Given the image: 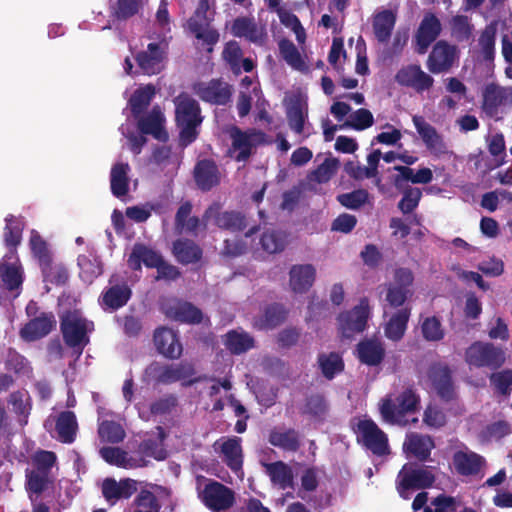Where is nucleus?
I'll return each instance as SVG.
<instances>
[{"label":"nucleus","mask_w":512,"mask_h":512,"mask_svg":"<svg viewBox=\"0 0 512 512\" xmlns=\"http://www.w3.org/2000/svg\"><path fill=\"white\" fill-rule=\"evenodd\" d=\"M175 122L180 129L179 145L183 148L192 144L199 136L198 128L203 122L199 103L189 94L182 92L175 99Z\"/></svg>","instance_id":"f257e3e1"},{"label":"nucleus","mask_w":512,"mask_h":512,"mask_svg":"<svg viewBox=\"0 0 512 512\" xmlns=\"http://www.w3.org/2000/svg\"><path fill=\"white\" fill-rule=\"evenodd\" d=\"M194 374V365L187 361L170 364L153 361L145 368L143 380L154 385H169L184 381L183 384L189 386L199 381V379H190Z\"/></svg>","instance_id":"f03ea898"},{"label":"nucleus","mask_w":512,"mask_h":512,"mask_svg":"<svg viewBox=\"0 0 512 512\" xmlns=\"http://www.w3.org/2000/svg\"><path fill=\"white\" fill-rule=\"evenodd\" d=\"M419 406L420 396L412 387H408L397 395L394 401L389 397L382 399L379 412L385 423L406 426L409 423L406 415L418 411Z\"/></svg>","instance_id":"7ed1b4c3"},{"label":"nucleus","mask_w":512,"mask_h":512,"mask_svg":"<svg viewBox=\"0 0 512 512\" xmlns=\"http://www.w3.org/2000/svg\"><path fill=\"white\" fill-rule=\"evenodd\" d=\"M227 133L231 140L227 155L237 162H246L254 150L266 142V134L255 128L244 131L238 126L232 125Z\"/></svg>","instance_id":"20e7f679"},{"label":"nucleus","mask_w":512,"mask_h":512,"mask_svg":"<svg viewBox=\"0 0 512 512\" xmlns=\"http://www.w3.org/2000/svg\"><path fill=\"white\" fill-rule=\"evenodd\" d=\"M464 358L469 367L497 371L506 362V352L494 343L474 341L466 348Z\"/></svg>","instance_id":"39448f33"},{"label":"nucleus","mask_w":512,"mask_h":512,"mask_svg":"<svg viewBox=\"0 0 512 512\" xmlns=\"http://www.w3.org/2000/svg\"><path fill=\"white\" fill-rule=\"evenodd\" d=\"M93 325L77 310H68L60 316V331L64 343L72 349H78L82 353L89 343V325Z\"/></svg>","instance_id":"423d86ee"},{"label":"nucleus","mask_w":512,"mask_h":512,"mask_svg":"<svg viewBox=\"0 0 512 512\" xmlns=\"http://www.w3.org/2000/svg\"><path fill=\"white\" fill-rule=\"evenodd\" d=\"M354 432L357 442L373 455L383 457L390 454L387 434L372 419L359 420Z\"/></svg>","instance_id":"0eeeda50"},{"label":"nucleus","mask_w":512,"mask_h":512,"mask_svg":"<svg viewBox=\"0 0 512 512\" xmlns=\"http://www.w3.org/2000/svg\"><path fill=\"white\" fill-rule=\"evenodd\" d=\"M435 475L428 467L405 464L397 475V491L403 499L409 498V491L422 490L433 486Z\"/></svg>","instance_id":"6e6552de"},{"label":"nucleus","mask_w":512,"mask_h":512,"mask_svg":"<svg viewBox=\"0 0 512 512\" xmlns=\"http://www.w3.org/2000/svg\"><path fill=\"white\" fill-rule=\"evenodd\" d=\"M198 498L212 512L229 510L235 504V492L228 486L213 479H208Z\"/></svg>","instance_id":"1a4fd4ad"},{"label":"nucleus","mask_w":512,"mask_h":512,"mask_svg":"<svg viewBox=\"0 0 512 512\" xmlns=\"http://www.w3.org/2000/svg\"><path fill=\"white\" fill-rule=\"evenodd\" d=\"M427 378L431 388L442 401L451 402L457 399L452 372L447 364L432 363L427 370Z\"/></svg>","instance_id":"9d476101"},{"label":"nucleus","mask_w":512,"mask_h":512,"mask_svg":"<svg viewBox=\"0 0 512 512\" xmlns=\"http://www.w3.org/2000/svg\"><path fill=\"white\" fill-rule=\"evenodd\" d=\"M457 58V47L445 40H439L433 46L427 58L426 66L433 74L447 73L452 69Z\"/></svg>","instance_id":"9b49d317"},{"label":"nucleus","mask_w":512,"mask_h":512,"mask_svg":"<svg viewBox=\"0 0 512 512\" xmlns=\"http://www.w3.org/2000/svg\"><path fill=\"white\" fill-rule=\"evenodd\" d=\"M161 310L167 318L180 323L195 325L203 320V313L198 307L176 298L162 302Z\"/></svg>","instance_id":"f8f14e48"},{"label":"nucleus","mask_w":512,"mask_h":512,"mask_svg":"<svg viewBox=\"0 0 512 512\" xmlns=\"http://www.w3.org/2000/svg\"><path fill=\"white\" fill-rule=\"evenodd\" d=\"M138 131L143 135H151L160 142H167L169 134L165 128L166 118L159 105H154L149 112L134 118Z\"/></svg>","instance_id":"ddd939ff"},{"label":"nucleus","mask_w":512,"mask_h":512,"mask_svg":"<svg viewBox=\"0 0 512 512\" xmlns=\"http://www.w3.org/2000/svg\"><path fill=\"white\" fill-rule=\"evenodd\" d=\"M369 316V305L367 298L360 300L359 305L350 311L339 314V327L344 337H351L353 333L364 331Z\"/></svg>","instance_id":"4468645a"},{"label":"nucleus","mask_w":512,"mask_h":512,"mask_svg":"<svg viewBox=\"0 0 512 512\" xmlns=\"http://www.w3.org/2000/svg\"><path fill=\"white\" fill-rule=\"evenodd\" d=\"M412 120L417 133L431 154L441 156L448 153V146L443 136L438 133L434 126L428 123L422 116L415 115Z\"/></svg>","instance_id":"2eb2a0df"},{"label":"nucleus","mask_w":512,"mask_h":512,"mask_svg":"<svg viewBox=\"0 0 512 512\" xmlns=\"http://www.w3.org/2000/svg\"><path fill=\"white\" fill-rule=\"evenodd\" d=\"M153 341L159 354L170 360L182 356L183 346L176 331L169 327H159L154 331Z\"/></svg>","instance_id":"dca6fc26"},{"label":"nucleus","mask_w":512,"mask_h":512,"mask_svg":"<svg viewBox=\"0 0 512 512\" xmlns=\"http://www.w3.org/2000/svg\"><path fill=\"white\" fill-rule=\"evenodd\" d=\"M395 81L401 86L413 88L418 93L429 90L434 84L433 77L416 64L399 69L395 75Z\"/></svg>","instance_id":"f3484780"},{"label":"nucleus","mask_w":512,"mask_h":512,"mask_svg":"<svg viewBox=\"0 0 512 512\" xmlns=\"http://www.w3.org/2000/svg\"><path fill=\"white\" fill-rule=\"evenodd\" d=\"M441 31L442 25L439 18L432 12L425 13L414 36L417 53H426L429 46L439 37Z\"/></svg>","instance_id":"a211bd4d"},{"label":"nucleus","mask_w":512,"mask_h":512,"mask_svg":"<svg viewBox=\"0 0 512 512\" xmlns=\"http://www.w3.org/2000/svg\"><path fill=\"white\" fill-rule=\"evenodd\" d=\"M193 178L197 187L208 192L221 182V173L217 163L213 159L198 160L194 166Z\"/></svg>","instance_id":"6ab92c4d"},{"label":"nucleus","mask_w":512,"mask_h":512,"mask_svg":"<svg viewBox=\"0 0 512 512\" xmlns=\"http://www.w3.org/2000/svg\"><path fill=\"white\" fill-rule=\"evenodd\" d=\"M56 327V319L52 312H41L30 319L20 330L25 341H36L47 336Z\"/></svg>","instance_id":"aec40b11"},{"label":"nucleus","mask_w":512,"mask_h":512,"mask_svg":"<svg viewBox=\"0 0 512 512\" xmlns=\"http://www.w3.org/2000/svg\"><path fill=\"white\" fill-rule=\"evenodd\" d=\"M194 90L202 101L215 105H226L231 98L230 86L220 79L199 83Z\"/></svg>","instance_id":"412c9836"},{"label":"nucleus","mask_w":512,"mask_h":512,"mask_svg":"<svg viewBox=\"0 0 512 512\" xmlns=\"http://www.w3.org/2000/svg\"><path fill=\"white\" fill-rule=\"evenodd\" d=\"M512 104V87H502L495 83L486 85L483 91V109L489 116L498 113L499 107Z\"/></svg>","instance_id":"4be33fe9"},{"label":"nucleus","mask_w":512,"mask_h":512,"mask_svg":"<svg viewBox=\"0 0 512 512\" xmlns=\"http://www.w3.org/2000/svg\"><path fill=\"white\" fill-rule=\"evenodd\" d=\"M268 442L284 452L296 453L302 446V435L294 428L274 427L269 432Z\"/></svg>","instance_id":"5701e85b"},{"label":"nucleus","mask_w":512,"mask_h":512,"mask_svg":"<svg viewBox=\"0 0 512 512\" xmlns=\"http://www.w3.org/2000/svg\"><path fill=\"white\" fill-rule=\"evenodd\" d=\"M164 58V47L160 43H149L145 51L136 55L135 60L145 74L154 75L160 72Z\"/></svg>","instance_id":"b1692460"},{"label":"nucleus","mask_w":512,"mask_h":512,"mask_svg":"<svg viewBox=\"0 0 512 512\" xmlns=\"http://www.w3.org/2000/svg\"><path fill=\"white\" fill-rule=\"evenodd\" d=\"M163 260L162 255L142 243H135L128 257L127 264L133 271L141 270L144 264L148 268H156Z\"/></svg>","instance_id":"393cba45"},{"label":"nucleus","mask_w":512,"mask_h":512,"mask_svg":"<svg viewBox=\"0 0 512 512\" xmlns=\"http://www.w3.org/2000/svg\"><path fill=\"white\" fill-rule=\"evenodd\" d=\"M131 296L132 291L126 283L115 284L101 293L99 303L104 310L116 311L125 306Z\"/></svg>","instance_id":"a878e982"},{"label":"nucleus","mask_w":512,"mask_h":512,"mask_svg":"<svg viewBox=\"0 0 512 512\" xmlns=\"http://www.w3.org/2000/svg\"><path fill=\"white\" fill-rule=\"evenodd\" d=\"M136 490V481L128 478L119 482L113 478H106L102 483L103 497L112 504L117 500L130 498Z\"/></svg>","instance_id":"bb28decb"},{"label":"nucleus","mask_w":512,"mask_h":512,"mask_svg":"<svg viewBox=\"0 0 512 512\" xmlns=\"http://www.w3.org/2000/svg\"><path fill=\"white\" fill-rule=\"evenodd\" d=\"M397 21V13L391 9L381 10L373 15L372 29L375 39L381 44L390 40Z\"/></svg>","instance_id":"cd10ccee"},{"label":"nucleus","mask_w":512,"mask_h":512,"mask_svg":"<svg viewBox=\"0 0 512 512\" xmlns=\"http://www.w3.org/2000/svg\"><path fill=\"white\" fill-rule=\"evenodd\" d=\"M172 253L182 265L199 262L203 256L202 248L191 239L182 238L173 242Z\"/></svg>","instance_id":"c85d7f7f"},{"label":"nucleus","mask_w":512,"mask_h":512,"mask_svg":"<svg viewBox=\"0 0 512 512\" xmlns=\"http://www.w3.org/2000/svg\"><path fill=\"white\" fill-rule=\"evenodd\" d=\"M357 358L362 364L367 366H377L385 358V348L383 344L374 339H365L356 346Z\"/></svg>","instance_id":"c756f323"},{"label":"nucleus","mask_w":512,"mask_h":512,"mask_svg":"<svg viewBox=\"0 0 512 512\" xmlns=\"http://www.w3.org/2000/svg\"><path fill=\"white\" fill-rule=\"evenodd\" d=\"M290 286L295 293H304L312 287L316 270L311 264L293 265L290 269Z\"/></svg>","instance_id":"7c9ffc66"},{"label":"nucleus","mask_w":512,"mask_h":512,"mask_svg":"<svg viewBox=\"0 0 512 512\" xmlns=\"http://www.w3.org/2000/svg\"><path fill=\"white\" fill-rule=\"evenodd\" d=\"M411 315L410 307H403L395 312L384 326L385 336L394 342L400 341L407 330Z\"/></svg>","instance_id":"2f4dec72"},{"label":"nucleus","mask_w":512,"mask_h":512,"mask_svg":"<svg viewBox=\"0 0 512 512\" xmlns=\"http://www.w3.org/2000/svg\"><path fill=\"white\" fill-rule=\"evenodd\" d=\"M453 464L458 474L471 476L480 472L484 459L475 452L457 451L453 455Z\"/></svg>","instance_id":"473e14b6"},{"label":"nucleus","mask_w":512,"mask_h":512,"mask_svg":"<svg viewBox=\"0 0 512 512\" xmlns=\"http://www.w3.org/2000/svg\"><path fill=\"white\" fill-rule=\"evenodd\" d=\"M55 430L57 432L58 441L64 444L73 443L78 431V422L75 413L72 411L61 412L56 419Z\"/></svg>","instance_id":"72a5a7b5"},{"label":"nucleus","mask_w":512,"mask_h":512,"mask_svg":"<svg viewBox=\"0 0 512 512\" xmlns=\"http://www.w3.org/2000/svg\"><path fill=\"white\" fill-rule=\"evenodd\" d=\"M288 310L283 304L271 303L264 308L262 315L257 319L256 325L261 330H272L285 322Z\"/></svg>","instance_id":"f704fd0d"},{"label":"nucleus","mask_w":512,"mask_h":512,"mask_svg":"<svg viewBox=\"0 0 512 512\" xmlns=\"http://www.w3.org/2000/svg\"><path fill=\"white\" fill-rule=\"evenodd\" d=\"M156 90L152 84H147L143 87L136 89L128 100V106L130 108L131 115L134 118H138L142 114L146 113L151 101L155 96Z\"/></svg>","instance_id":"c9c22d12"},{"label":"nucleus","mask_w":512,"mask_h":512,"mask_svg":"<svg viewBox=\"0 0 512 512\" xmlns=\"http://www.w3.org/2000/svg\"><path fill=\"white\" fill-rule=\"evenodd\" d=\"M129 171V164L123 162H118L111 168L110 188L112 194L117 198L126 196L129 191Z\"/></svg>","instance_id":"e433bc0d"},{"label":"nucleus","mask_w":512,"mask_h":512,"mask_svg":"<svg viewBox=\"0 0 512 512\" xmlns=\"http://www.w3.org/2000/svg\"><path fill=\"white\" fill-rule=\"evenodd\" d=\"M221 453L223 461L232 471L236 472L242 468L243 454L239 437L234 436L225 440L221 445Z\"/></svg>","instance_id":"4c0bfd02"},{"label":"nucleus","mask_w":512,"mask_h":512,"mask_svg":"<svg viewBox=\"0 0 512 512\" xmlns=\"http://www.w3.org/2000/svg\"><path fill=\"white\" fill-rule=\"evenodd\" d=\"M267 475L271 482L281 489L292 487L293 472L291 467L283 461H275L264 464Z\"/></svg>","instance_id":"58836bf2"},{"label":"nucleus","mask_w":512,"mask_h":512,"mask_svg":"<svg viewBox=\"0 0 512 512\" xmlns=\"http://www.w3.org/2000/svg\"><path fill=\"white\" fill-rule=\"evenodd\" d=\"M317 364L323 377L327 380L334 379L345 368L344 360L338 352L318 354Z\"/></svg>","instance_id":"ea45409f"},{"label":"nucleus","mask_w":512,"mask_h":512,"mask_svg":"<svg viewBox=\"0 0 512 512\" xmlns=\"http://www.w3.org/2000/svg\"><path fill=\"white\" fill-rule=\"evenodd\" d=\"M223 343L227 350L234 355H240L252 349L255 344L254 338L247 332L230 330L224 336Z\"/></svg>","instance_id":"a19ab883"},{"label":"nucleus","mask_w":512,"mask_h":512,"mask_svg":"<svg viewBox=\"0 0 512 512\" xmlns=\"http://www.w3.org/2000/svg\"><path fill=\"white\" fill-rule=\"evenodd\" d=\"M57 463V456L52 451L38 450L31 457V468L25 472L53 476L52 469Z\"/></svg>","instance_id":"79ce46f5"},{"label":"nucleus","mask_w":512,"mask_h":512,"mask_svg":"<svg viewBox=\"0 0 512 512\" xmlns=\"http://www.w3.org/2000/svg\"><path fill=\"white\" fill-rule=\"evenodd\" d=\"M8 403L12 405L14 413L18 416V422L21 426L28 423V418L32 410V399L27 391H14L10 394Z\"/></svg>","instance_id":"37998d69"},{"label":"nucleus","mask_w":512,"mask_h":512,"mask_svg":"<svg viewBox=\"0 0 512 512\" xmlns=\"http://www.w3.org/2000/svg\"><path fill=\"white\" fill-rule=\"evenodd\" d=\"M407 451L415 456L419 461H426L431 454L433 443L430 437H424L417 433H412L407 436L404 443Z\"/></svg>","instance_id":"c03bdc74"},{"label":"nucleus","mask_w":512,"mask_h":512,"mask_svg":"<svg viewBox=\"0 0 512 512\" xmlns=\"http://www.w3.org/2000/svg\"><path fill=\"white\" fill-rule=\"evenodd\" d=\"M54 482V476L25 472V489L32 502H34L33 495L39 497L49 488L53 487Z\"/></svg>","instance_id":"a18cd8bd"},{"label":"nucleus","mask_w":512,"mask_h":512,"mask_svg":"<svg viewBox=\"0 0 512 512\" xmlns=\"http://www.w3.org/2000/svg\"><path fill=\"white\" fill-rule=\"evenodd\" d=\"M328 411V403L325 396L321 393H315L305 398V403L300 409V413L309 416L312 419H323Z\"/></svg>","instance_id":"49530a36"},{"label":"nucleus","mask_w":512,"mask_h":512,"mask_svg":"<svg viewBox=\"0 0 512 512\" xmlns=\"http://www.w3.org/2000/svg\"><path fill=\"white\" fill-rule=\"evenodd\" d=\"M215 224L231 232H242L247 227L246 217L237 211H224L217 213Z\"/></svg>","instance_id":"de8ad7c7"},{"label":"nucleus","mask_w":512,"mask_h":512,"mask_svg":"<svg viewBox=\"0 0 512 512\" xmlns=\"http://www.w3.org/2000/svg\"><path fill=\"white\" fill-rule=\"evenodd\" d=\"M231 33L235 37H244L254 43L260 39L258 27L254 19L249 17H237L232 23Z\"/></svg>","instance_id":"09e8293b"},{"label":"nucleus","mask_w":512,"mask_h":512,"mask_svg":"<svg viewBox=\"0 0 512 512\" xmlns=\"http://www.w3.org/2000/svg\"><path fill=\"white\" fill-rule=\"evenodd\" d=\"M143 0H117L110 7V15L117 21H126L139 13Z\"/></svg>","instance_id":"8fccbe9b"},{"label":"nucleus","mask_w":512,"mask_h":512,"mask_svg":"<svg viewBox=\"0 0 512 512\" xmlns=\"http://www.w3.org/2000/svg\"><path fill=\"white\" fill-rule=\"evenodd\" d=\"M189 31L195 36L196 39L201 40L203 44L209 46L208 52L213 50V46L219 41V33L216 29L210 28L209 24H201L195 22H188Z\"/></svg>","instance_id":"3c124183"},{"label":"nucleus","mask_w":512,"mask_h":512,"mask_svg":"<svg viewBox=\"0 0 512 512\" xmlns=\"http://www.w3.org/2000/svg\"><path fill=\"white\" fill-rule=\"evenodd\" d=\"M0 280L10 291L20 288L23 283L21 267L10 263H0Z\"/></svg>","instance_id":"603ef678"},{"label":"nucleus","mask_w":512,"mask_h":512,"mask_svg":"<svg viewBox=\"0 0 512 512\" xmlns=\"http://www.w3.org/2000/svg\"><path fill=\"white\" fill-rule=\"evenodd\" d=\"M100 455L110 465L125 469L134 467L133 459L129 458L128 453L119 447H102Z\"/></svg>","instance_id":"864d4df0"},{"label":"nucleus","mask_w":512,"mask_h":512,"mask_svg":"<svg viewBox=\"0 0 512 512\" xmlns=\"http://www.w3.org/2000/svg\"><path fill=\"white\" fill-rule=\"evenodd\" d=\"M29 245L33 256L39 263V266L47 265L48 262L52 261V255L48 249L47 242L36 230L31 231Z\"/></svg>","instance_id":"5fc2aeb1"},{"label":"nucleus","mask_w":512,"mask_h":512,"mask_svg":"<svg viewBox=\"0 0 512 512\" xmlns=\"http://www.w3.org/2000/svg\"><path fill=\"white\" fill-rule=\"evenodd\" d=\"M242 56L243 51L238 42L231 40L225 44L222 57L235 75L241 74Z\"/></svg>","instance_id":"6e6d98bb"},{"label":"nucleus","mask_w":512,"mask_h":512,"mask_svg":"<svg viewBox=\"0 0 512 512\" xmlns=\"http://www.w3.org/2000/svg\"><path fill=\"white\" fill-rule=\"evenodd\" d=\"M4 242L8 248H16L22 239L23 225L13 215L5 218Z\"/></svg>","instance_id":"4d7b16f0"},{"label":"nucleus","mask_w":512,"mask_h":512,"mask_svg":"<svg viewBox=\"0 0 512 512\" xmlns=\"http://www.w3.org/2000/svg\"><path fill=\"white\" fill-rule=\"evenodd\" d=\"M279 51L285 62L297 70H302L304 61L295 44L289 39L279 41Z\"/></svg>","instance_id":"13d9d810"},{"label":"nucleus","mask_w":512,"mask_h":512,"mask_svg":"<svg viewBox=\"0 0 512 512\" xmlns=\"http://www.w3.org/2000/svg\"><path fill=\"white\" fill-rule=\"evenodd\" d=\"M99 437L103 442L117 444L125 438L123 427L115 421H103L98 428Z\"/></svg>","instance_id":"bf43d9fd"},{"label":"nucleus","mask_w":512,"mask_h":512,"mask_svg":"<svg viewBox=\"0 0 512 512\" xmlns=\"http://www.w3.org/2000/svg\"><path fill=\"white\" fill-rule=\"evenodd\" d=\"M43 280L56 286H63L67 283L69 274L66 267L63 265H53L52 261L47 265L40 266Z\"/></svg>","instance_id":"052dcab7"},{"label":"nucleus","mask_w":512,"mask_h":512,"mask_svg":"<svg viewBox=\"0 0 512 512\" xmlns=\"http://www.w3.org/2000/svg\"><path fill=\"white\" fill-rule=\"evenodd\" d=\"M339 161L336 158H326L315 170H313L308 178L310 181L322 184L327 183L336 173Z\"/></svg>","instance_id":"680f3d73"},{"label":"nucleus","mask_w":512,"mask_h":512,"mask_svg":"<svg viewBox=\"0 0 512 512\" xmlns=\"http://www.w3.org/2000/svg\"><path fill=\"white\" fill-rule=\"evenodd\" d=\"M421 332L423 338L429 342L441 341L445 336L442 323L436 316L427 317L422 321Z\"/></svg>","instance_id":"e2e57ef3"},{"label":"nucleus","mask_w":512,"mask_h":512,"mask_svg":"<svg viewBox=\"0 0 512 512\" xmlns=\"http://www.w3.org/2000/svg\"><path fill=\"white\" fill-rule=\"evenodd\" d=\"M496 28L488 25L479 37V45L483 59L487 62L493 61L495 56Z\"/></svg>","instance_id":"0e129e2a"},{"label":"nucleus","mask_w":512,"mask_h":512,"mask_svg":"<svg viewBox=\"0 0 512 512\" xmlns=\"http://www.w3.org/2000/svg\"><path fill=\"white\" fill-rule=\"evenodd\" d=\"M490 384L496 393L509 396L512 391V370L505 369L494 372L489 377Z\"/></svg>","instance_id":"69168bd1"},{"label":"nucleus","mask_w":512,"mask_h":512,"mask_svg":"<svg viewBox=\"0 0 512 512\" xmlns=\"http://www.w3.org/2000/svg\"><path fill=\"white\" fill-rule=\"evenodd\" d=\"M337 201L348 209L357 210L369 201V193L365 189H356L348 193L339 194Z\"/></svg>","instance_id":"338daca9"},{"label":"nucleus","mask_w":512,"mask_h":512,"mask_svg":"<svg viewBox=\"0 0 512 512\" xmlns=\"http://www.w3.org/2000/svg\"><path fill=\"white\" fill-rule=\"evenodd\" d=\"M374 124V117L370 110L360 108L350 115L343 126L350 127L356 131H362Z\"/></svg>","instance_id":"774afa93"}]
</instances>
